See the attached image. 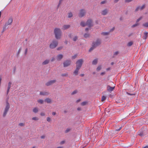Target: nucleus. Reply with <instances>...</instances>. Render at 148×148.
<instances>
[{"label": "nucleus", "instance_id": "1", "mask_svg": "<svg viewBox=\"0 0 148 148\" xmlns=\"http://www.w3.org/2000/svg\"><path fill=\"white\" fill-rule=\"evenodd\" d=\"M54 33L55 37L57 39H60L62 35V32L60 29L58 28H56L54 30Z\"/></svg>", "mask_w": 148, "mask_h": 148}, {"label": "nucleus", "instance_id": "2", "mask_svg": "<svg viewBox=\"0 0 148 148\" xmlns=\"http://www.w3.org/2000/svg\"><path fill=\"white\" fill-rule=\"evenodd\" d=\"M101 44V40L99 39H97L95 41L93 42L92 43V47L90 48L89 51L90 52L96 47L100 45Z\"/></svg>", "mask_w": 148, "mask_h": 148}, {"label": "nucleus", "instance_id": "3", "mask_svg": "<svg viewBox=\"0 0 148 148\" xmlns=\"http://www.w3.org/2000/svg\"><path fill=\"white\" fill-rule=\"evenodd\" d=\"M10 108V105L9 103L7 101H6V106L4 109L3 116V117H5L6 116L8 112L9 111V108Z\"/></svg>", "mask_w": 148, "mask_h": 148}, {"label": "nucleus", "instance_id": "4", "mask_svg": "<svg viewBox=\"0 0 148 148\" xmlns=\"http://www.w3.org/2000/svg\"><path fill=\"white\" fill-rule=\"evenodd\" d=\"M58 45V41L55 40H53L50 44L49 47L51 49H53L56 47Z\"/></svg>", "mask_w": 148, "mask_h": 148}, {"label": "nucleus", "instance_id": "5", "mask_svg": "<svg viewBox=\"0 0 148 148\" xmlns=\"http://www.w3.org/2000/svg\"><path fill=\"white\" fill-rule=\"evenodd\" d=\"M83 62L84 60L82 59H80L78 60L76 62V67L80 69L82 66Z\"/></svg>", "mask_w": 148, "mask_h": 148}, {"label": "nucleus", "instance_id": "6", "mask_svg": "<svg viewBox=\"0 0 148 148\" xmlns=\"http://www.w3.org/2000/svg\"><path fill=\"white\" fill-rule=\"evenodd\" d=\"M86 12L84 9H81L79 11L78 15L79 18H82L86 15Z\"/></svg>", "mask_w": 148, "mask_h": 148}, {"label": "nucleus", "instance_id": "7", "mask_svg": "<svg viewBox=\"0 0 148 148\" xmlns=\"http://www.w3.org/2000/svg\"><path fill=\"white\" fill-rule=\"evenodd\" d=\"M56 79H53L49 81L46 84V85L47 86H50L56 83Z\"/></svg>", "mask_w": 148, "mask_h": 148}, {"label": "nucleus", "instance_id": "8", "mask_svg": "<svg viewBox=\"0 0 148 148\" xmlns=\"http://www.w3.org/2000/svg\"><path fill=\"white\" fill-rule=\"evenodd\" d=\"M71 63V61L69 60H67L65 61L63 63L64 66L66 67L69 66Z\"/></svg>", "mask_w": 148, "mask_h": 148}, {"label": "nucleus", "instance_id": "9", "mask_svg": "<svg viewBox=\"0 0 148 148\" xmlns=\"http://www.w3.org/2000/svg\"><path fill=\"white\" fill-rule=\"evenodd\" d=\"M145 7V4L143 5L142 6L140 7V6L137 7L135 10L136 12H137L140 10H141L144 9Z\"/></svg>", "mask_w": 148, "mask_h": 148}, {"label": "nucleus", "instance_id": "10", "mask_svg": "<svg viewBox=\"0 0 148 148\" xmlns=\"http://www.w3.org/2000/svg\"><path fill=\"white\" fill-rule=\"evenodd\" d=\"M86 24L89 27L93 26L92 21L90 19L88 20L86 22Z\"/></svg>", "mask_w": 148, "mask_h": 148}, {"label": "nucleus", "instance_id": "11", "mask_svg": "<svg viewBox=\"0 0 148 148\" xmlns=\"http://www.w3.org/2000/svg\"><path fill=\"white\" fill-rule=\"evenodd\" d=\"M108 10L106 9H105L101 12V14L103 15H106L108 13Z\"/></svg>", "mask_w": 148, "mask_h": 148}, {"label": "nucleus", "instance_id": "12", "mask_svg": "<svg viewBox=\"0 0 148 148\" xmlns=\"http://www.w3.org/2000/svg\"><path fill=\"white\" fill-rule=\"evenodd\" d=\"M71 26L69 25H64L62 27V29L63 30L67 29L69 28Z\"/></svg>", "mask_w": 148, "mask_h": 148}, {"label": "nucleus", "instance_id": "13", "mask_svg": "<svg viewBox=\"0 0 148 148\" xmlns=\"http://www.w3.org/2000/svg\"><path fill=\"white\" fill-rule=\"evenodd\" d=\"M13 21V19L12 18H10L8 20L7 22L5 23L8 25H11Z\"/></svg>", "mask_w": 148, "mask_h": 148}, {"label": "nucleus", "instance_id": "14", "mask_svg": "<svg viewBox=\"0 0 148 148\" xmlns=\"http://www.w3.org/2000/svg\"><path fill=\"white\" fill-rule=\"evenodd\" d=\"M49 94V92L46 91L40 92V95H48Z\"/></svg>", "mask_w": 148, "mask_h": 148}, {"label": "nucleus", "instance_id": "15", "mask_svg": "<svg viewBox=\"0 0 148 148\" xmlns=\"http://www.w3.org/2000/svg\"><path fill=\"white\" fill-rule=\"evenodd\" d=\"M12 82H9L8 84V87L7 92V94L8 95L10 91V90L11 88V84Z\"/></svg>", "mask_w": 148, "mask_h": 148}, {"label": "nucleus", "instance_id": "16", "mask_svg": "<svg viewBox=\"0 0 148 148\" xmlns=\"http://www.w3.org/2000/svg\"><path fill=\"white\" fill-rule=\"evenodd\" d=\"M63 55L62 54L58 55L56 57V59L58 61L60 60L63 57Z\"/></svg>", "mask_w": 148, "mask_h": 148}, {"label": "nucleus", "instance_id": "17", "mask_svg": "<svg viewBox=\"0 0 148 148\" xmlns=\"http://www.w3.org/2000/svg\"><path fill=\"white\" fill-rule=\"evenodd\" d=\"M114 88V87H112L110 86H108L107 87V90L108 91L111 92L113 90Z\"/></svg>", "mask_w": 148, "mask_h": 148}, {"label": "nucleus", "instance_id": "18", "mask_svg": "<svg viewBox=\"0 0 148 148\" xmlns=\"http://www.w3.org/2000/svg\"><path fill=\"white\" fill-rule=\"evenodd\" d=\"M80 69L76 67V69L73 72L74 74L75 75H77L78 74V71Z\"/></svg>", "mask_w": 148, "mask_h": 148}, {"label": "nucleus", "instance_id": "19", "mask_svg": "<svg viewBox=\"0 0 148 148\" xmlns=\"http://www.w3.org/2000/svg\"><path fill=\"white\" fill-rule=\"evenodd\" d=\"M50 62L49 60H46L44 61L42 63V65H45L48 64Z\"/></svg>", "mask_w": 148, "mask_h": 148}, {"label": "nucleus", "instance_id": "20", "mask_svg": "<svg viewBox=\"0 0 148 148\" xmlns=\"http://www.w3.org/2000/svg\"><path fill=\"white\" fill-rule=\"evenodd\" d=\"M45 102H46L47 103H52L51 100L50 99L48 98H46L45 99Z\"/></svg>", "mask_w": 148, "mask_h": 148}, {"label": "nucleus", "instance_id": "21", "mask_svg": "<svg viewBox=\"0 0 148 148\" xmlns=\"http://www.w3.org/2000/svg\"><path fill=\"white\" fill-rule=\"evenodd\" d=\"M148 33L147 32H145L144 33V36L143 37V39H146L147 36V35H148Z\"/></svg>", "mask_w": 148, "mask_h": 148}, {"label": "nucleus", "instance_id": "22", "mask_svg": "<svg viewBox=\"0 0 148 148\" xmlns=\"http://www.w3.org/2000/svg\"><path fill=\"white\" fill-rule=\"evenodd\" d=\"M8 26V25L5 23L3 27V29L2 31V33L3 32L6 30V28Z\"/></svg>", "mask_w": 148, "mask_h": 148}, {"label": "nucleus", "instance_id": "23", "mask_svg": "<svg viewBox=\"0 0 148 148\" xmlns=\"http://www.w3.org/2000/svg\"><path fill=\"white\" fill-rule=\"evenodd\" d=\"M80 24V25L83 27H84L87 25L86 24V23H85L83 21H81Z\"/></svg>", "mask_w": 148, "mask_h": 148}, {"label": "nucleus", "instance_id": "24", "mask_svg": "<svg viewBox=\"0 0 148 148\" xmlns=\"http://www.w3.org/2000/svg\"><path fill=\"white\" fill-rule=\"evenodd\" d=\"M97 59H96L93 60L92 62V64L93 65H96L97 63Z\"/></svg>", "mask_w": 148, "mask_h": 148}, {"label": "nucleus", "instance_id": "25", "mask_svg": "<svg viewBox=\"0 0 148 148\" xmlns=\"http://www.w3.org/2000/svg\"><path fill=\"white\" fill-rule=\"evenodd\" d=\"M109 32H102L101 34L104 36L108 35L109 34Z\"/></svg>", "mask_w": 148, "mask_h": 148}, {"label": "nucleus", "instance_id": "26", "mask_svg": "<svg viewBox=\"0 0 148 148\" xmlns=\"http://www.w3.org/2000/svg\"><path fill=\"white\" fill-rule=\"evenodd\" d=\"M37 101L38 103L40 104H43L44 102V101L42 99L38 100Z\"/></svg>", "mask_w": 148, "mask_h": 148}, {"label": "nucleus", "instance_id": "27", "mask_svg": "<svg viewBox=\"0 0 148 148\" xmlns=\"http://www.w3.org/2000/svg\"><path fill=\"white\" fill-rule=\"evenodd\" d=\"M133 44V42L130 41L127 44V46L128 47H130Z\"/></svg>", "mask_w": 148, "mask_h": 148}, {"label": "nucleus", "instance_id": "28", "mask_svg": "<svg viewBox=\"0 0 148 148\" xmlns=\"http://www.w3.org/2000/svg\"><path fill=\"white\" fill-rule=\"evenodd\" d=\"M33 112L34 113H37L38 111V109L37 108H35L33 109Z\"/></svg>", "mask_w": 148, "mask_h": 148}, {"label": "nucleus", "instance_id": "29", "mask_svg": "<svg viewBox=\"0 0 148 148\" xmlns=\"http://www.w3.org/2000/svg\"><path fill=\"white\" fill-rule=\"evenodd\" d=\"M73 16L72 13L71 12H70L68 13V17L70 18L72 17Z\"/></svg>", "mask_w": 148, "mask_h": 148}, {"label": "nucleus", "instance_id": "30", "mask_svg": "<svg viewBox=\"0 0 148 148\" xmlns=\"http://www.w3.org/2000/svg\"><path fill=\"white\" fill-rule=\"evenodd\" d=\"M106 96H103L101 97V101H104L106 99Z\"/></svg>", "mask_w": 148, "mask_h": 148}, {"label": "nucleus", "instance_id": "31", "mask_svg": "<svg viewBox=\"0 0 148 148\" xmlns=\"http://www.w3.org/2000/svg\"><path fill=\"white\" fill-rule=\"evenodd\" d=\"M143 26L145 27H148V22L146 23L143 25Z\"/></svg>", "mask_w": 148, "mask_h": 148}, {"label": "nucleus", "instance_id": "32", "mask_svg": "<svg viewBox=\"0 0 148 148\" xmlns=\"http://www.w3.org/2000/svg\"><path fill=\"white\" fill-rule=\"evenodd\" d=\"M78 37L77 36H75L73 39V40L74 41H75L78 39Z\"/></svg>", "mask_w": 148, "mask_h": 148}, {"label": "nucleus", "instance_id": "33", "mask_svg": "<svg viewBox=\"0 0 148 148\" xmlns=\"http://www.w3.org/2000/svg\"><path fill=\"white\" fill-rule=\"evenodd\" d=\"M89 36V34H85L84 35V36L85 38H87Z\"/></svg>", "mask_w": 148, "mask_h": 148}, {"label": "nucleus", "instance_id": "34", "mask_svg": "<svg viewBox=\"0 0 148 148\" xmlns=\"http://www.w3.org/2000/svg\"><path fill=\"white\" fill-rule=\"evenodd\" d=\"M77 90H75L73 91L71 93V95H73L76 94L77 93Z\"/></svg>", "mask_w": 148, "mask_h": 148}, {"label": "nucleus", "instance_id": "35", "mask_svg": "<svg viewBox=\"0 0 148 148\" xmlns=\"http://www.w3.org/2000/svg\"><path fill=\"white\" fill-rule=\"evenodd\" d=\"M139 25V23H136L135 24H134L132 26V27H136L138 25Z\"/></svg>", "mask_w": 148, "mask_h": 148}, {"label": "nucleus", "instance_id": "36", "mask_svg": "<svg viewBox=\"0 0 148 148\" xmlns=\"http://www.w3.org/2000/svg\"><path fill=\"white\" fill-rule=\"evenodd\" d=\"M62 76H68V74L67 73H65L64 74H62L61 75Z\"/></svg>", "mask_w": 148, "mask_h": 148}, {"label": "nucleus", "instance_id": "37", "mask_svg": "<svg viewBox=\"0 0 148 148\" xmlns=\"http://www.w3.org/2000/svg\"><path fill=\"white\" fill-rule=\"evenodd\" d=\"M101 69V66H98L97 69V70L98 71L100 70Z\"/></svg>", "mask_w": 148, "mask_h": 148}, {"label": "nucleus", "instance_id": "38", "mask_svg": "<svg viewBox=\"0 0 148 148\" xmlns=\"http://www.w3.org/2000/svg\"><path fill=\"white\" fill-rule=\"evenodd\" d=\"M32 120H34L37 121L38 120V119L37 117H34L32 119Z\"/></svg>", "mask_w": 148, "mask_h": 148}, {"label": "nucleus", "instance_id": "39", "mask_svg": "<svg viewBox=\"0 0 148 148\" xmlns=\"http://www.w3.org/2000/svg\"><path fill=\"white\" fill-rule=\"evenodd\" d=\"M18 125L21 126H24L25 125V124L23 123H20Z\"/></svg>", "mask_w": 148, "mask_h": 148}, {"label": "nucleus", "instance_id": "40", "mask_svg": "<svg viewBox=\"0 0 148 148\" xmlns=\"http://www.w3.org/2000/svg\"><path fill=\"white\" fill-rule=\"evenodd\" d=\"M71 130V129L69 128H67L66 130L65 131V132L66 133H67L69 132Z\"/></svg>", "mask_w": 148, "mask_h": 148}, {"label": "nucleus", "instance_id": "41", "mask_svg": "<svg viewBox=\"0 0 148 148\" xmlns=\"http://www.w3.org/2000/svg\"><path fill=\"white\" fill-rule=\"evenodd\" d=\"M47 120L48 122H50L51 121V119L49 117H47Z\"/></svg>", "mask_w": 148, "mask_h": 148}, {"label": "nucleus", "instance_id": "42", "mask_svg": "<svg viewBox=\"0 0 148 148\" xmlns=\"http://www.w3.org/2000/svg\"><path fill=\"white\" fill-rule=\"evenodd\" d=\"M87 103V102L84 101V102H82L81 103V104L82 106H84Z\"/></svg>", "mask_w": 148, "mask_h": 148}, {"label": "nucleus", "instance_id": "43", "mask_svg": "<svg viewBox=\"0 0 148 148\" xmlns=\"http://www.w3.org/2000/svg\"><path fill=\"white\" fill-rule=\"evenodd\" d=\"M142 17L141 16L139 18H138V19L136 21V23H138V22L140 20H141L142 19Z\"/></svg>", "mask_w": 148, "mask_h": 148}, {"label": "nucleus", "instance_id": "44", "mask_svg": "<svg viewBox=\"0 0 148 148\" xmlns=\"http://www.w3.org/2000/svg\"><path fill=\"white\" fill-rule=\"evenodd\" d=\"M106 1H101L100 3V4L101 5L104 4L106 3Z\"/></svg>", "mask_w": 148, "mask_h": 148}, {"label": "nucleus", "instance_id": "45", "mask_svg": "<svg viewBox=\"0 0 148 148\" xmlns=\"http://www.w3.org/2000/svg\"><path fill=\"white\" fill-rule=\"evenodd\" d=\"M40 115L41 116H45V114L43 112H41L40 114Z\"/></svg>", "mask_w": 148, "mask_h": 148}, {"label": "nucleus", "instance_id": "46", "mask_svg": "<svg viewBox=\"0 0 148 148\" xmlns=\"http://www.w3.org/2000/svg\"><path fill=\"white\" fill-rule=\"evenodd\" d=\"M63 0H59V4L58 5V7H59V6L61 4V3H62V1Z\"/></svg>", "mask_w": 148, "mask_h": 148}, {"label": "nucleus", "instance_id": "47", "mask_svg": "<svg viewBox=\"0 0 148 148\" xmlns=\"http://www.w3.org/2000/svg\"><path fill=\"white\" fill-rule=\"evenodd\" d=\"M132 0H125V1L126 3H129Z\"/></svg>", "mask_w": 148, "mask_h": 148}, {"label": "nucleus", "instance_id": "48", "mask_svg": "<svg viewBox=\"0 0 148 148\" xmlns=\"http://www.w3.org/2000/svg\"><path fill=\"white\" fill-rule=\"evenodd\" d=\"M77 57V55H75L74 56H73L72 57V59H75Z\"/></svg>", "mask_w": 148, "mask_h": 148}, {"label": "nucleus", "instance_id": "49", "mask_svg": "<svg viewBox=\"0 0 148 148\" xmlns=\"http://www.w3.org/2000/svg\"><path fill=\"white\" fill-rule=\"evenodd\" d=\"M65 142L64 141V140H63V141H61L60 143V145H62V144H64V143H65Z\"/></svg>", "mask_w": 148, "mask_h": 148}, {"label": "nucleus", "instance_id": "50", "mask_svg": "<svg viewBox=\"0 0 148 148\" xmlns=\"http://www.w3.org/2000/svg\"><path fill=\"white\" fill-rule=\"evenodd\" d=\"M119 53V52L118 51H117L114 52V55H117Z\"/></svg>", "mask_w": 148, "mask_h": 148}, {"label": "nucleus", "instance_id": "51", "mask_svg": "<svg viewBox=\"0 0 148 148\" xmlns=\"http://www.w3.org/2000/svg\"><path fill=\"white\" fill-rule=\"evenodd\" d=\"M63 47H59L57 48V50H60Z\"/></svg>", "mask_w": 148, "mask_h": 148}, {"label": "nucleus", "instance_id": "52", "mask_svg": "<svg viewBox=\"0 0 148 148\" xmlns=\"http://www.w3.org/2000/svg\"><path fill=\"white\" fill-rule=\"evenodd\" d=\"M27 49L26 48L25 49V55H26L27 53Z\"/></svg>", "mask_w": 148, "mask_h": 148}, {"label": "nucleus", "instance_id": "53", "mask_svg": "<svg viewBox=\"0 0 148 148\" xmlns=\"http://www.w3.org/2000/svg\"><path fill=\"white\" fill-rule=\"evenodd\" d=\"M45 137V136L44 135H42L41 136V138L42 139H44Z\"/></svg>", "mask_w": 148, "mask_h": 148}, {"label": "nucleus", "instance_id": "54", "mask_svg": "<svg viewBox=\"0 0 148 148\" xmlns=\"http://www.w3.org/2000/svg\"><path fill=\"white\" fill-rule=\"evenodd\" d=\"M52 114L54 116V115H55L56 114V112H52Z\"/></svg>", "mask_w": 148, "mask_h": 148}, {"label": "nucleus", "instance_id": "55", "mask_svg": "<svg viewBox=\"0 0 148 148\" xmlns=\"http://www.w3.org/2000/svg\"><path fill=\"white\" fill-rule=\"evenodd\" d=\"M81 101V100L80 99H79L78 100H77L76 101V102L77 103H78L79 102H80Z\"/></svg>", "mask_w": 148, "mask_h": 148}, {"label": "nucleus", "instance_id": "56", "mask_svg": "<svg viewBox=\"0 0 148 148\" xmlns=\"http://www.w3.org/2000/svg\"><path fill=\"white\" fill-rule=\"evenodd\" d=\"M119 1V0H114V3H117L118 1Z\"/></svg>", "mask_w": 148, "mask_h": 148}, {"label": "nucleus", "instance_id": "57", "mask_svg": "<svg viewBox=\"0 0 148 148\" xmlns=\"http://www.w3.org/2000/svg\"><path fill=\"white\" fill-rule=\"evenodd\" d=\"M54 60H55V58H52L51 61V62H53V61H54Z\"/></svg>", "mask_w": 148, "mask_h": 148}, {"label": "nucleus", "instance_id": "58", "mask_svg": "<svg viewBox=\"0 0 148 148\" xmlns=\"http://www.w3.org/2000/svg\"><path fill=\"white\" fill-rule=\"evenodd\" d=\"M77 110L78 111H80L81 110V108L80 107H78L77 108Z\"/></svg>", "mask_w": 148, "mask_h": 148}, {"label": "nucleus", "instance_id": "59", "mask_svg": "<svg viewBox=\"0 0 148 148\" xmlns=\"http://www.w3.org/2000/svg\"><path fill=\"white\" fill-rule=\"evenodd\" d=\"M126 93H127L128 95H134V94H130V93H128V92H127Z\"/></svg>", "mask_w": 148, "mask_h": 148}, {"label": "nucleus", "instance_id": "60", "mask_svg": "<svg viewBox=\"0 0 148 148\" xmlns=\"http://www.w3.org/2000/svg\"><path fill=\"white\" fill-rule=\"evenodd\" d=\"M105 74V73L104 72H102L101 73V75H103Z\"/></svg>", "mask_w": 148, "mask_h": 148}, {"label": "nucleus", "instance_id": "61", "mask_svg": "<svg viewBox=\"0 0 148 148\" xmlns=\"http://www.w3.org/2000/svg\"><path fill=\"white\" fill-rule=\"evenodd\" d=\"M21 51V49L20 48L19 49V50H18V53H20Z\"/></svg>", "mask_w": 148, "mask_h": 148}, {"label": "nucleus", "instance_id": "62", "mask_svg": "<svg viewBox=\"0 0 148 148\" xmlns=\"http://www.w3.org/2000/svg\"><path fill=\"white\" fill-rule=\"evenodd\" d=\"M84 74H81L80 75V76H81V77H83L84 76Z\"/></svg>", "mask_w": 148, "mask_h": 148}, {"label": "nucleus", "instance_id": "63", "mask_svg": "<svg viewBox=\"0 0 148 148\" xmlns=\"http://www.w3.org/2000/svg\"><path fill=\"white\" fill-rule=\"evenodd\" d=\"M143 148H148V146H146L144 147Z\"/></svg>", "mask_w": 148, "mask_h": 148}, {"label": "nucleus", "instance_id": "64", "mask_svg": "<svg viewBox=\"0 0 148 148\" xmlns=\"http://www.w3.org/2000/svg\"><path fill=\"white\" fill-rule=\"evenodd\" d=\"M56 148H63V147H58Z\"/></svg>", "mask_w": 148, "mask_h": 148}]
</instances>
